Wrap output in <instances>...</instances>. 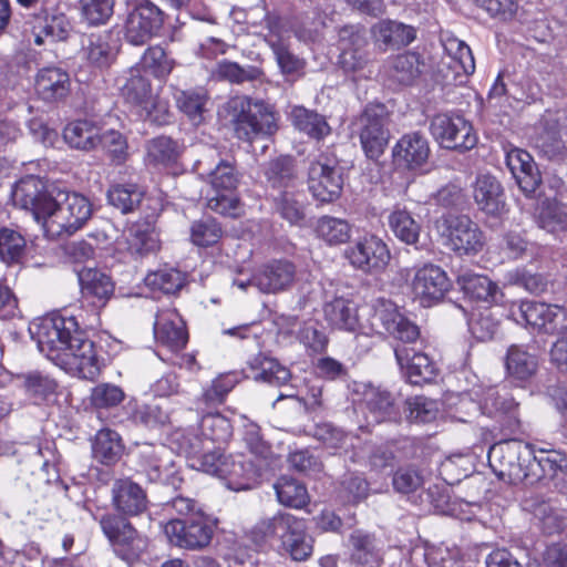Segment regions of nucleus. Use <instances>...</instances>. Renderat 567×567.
<instances>
[{
  "mask_svg": "<svg viewBox=\"0 0 567 567\" xmlns=\"http://www.w3.org/2000/svg\"><path fill=\"white\" fill-rule=\"evenodd\" d=\"M534 451L532 463V483L549 480L560 489L567 487V455L560 451L540 449Z\"/></svg>",
  "mask_w": 567,
  "mask_h": 567,
  "instance_id": "nucleus-18",
  "label": "nucleus"
},
{
  "mask_svg": "<svg viewBox=\"0 0 567 567\" xmlns=\"http://www.w3.org/2000/svg\"><path fill=\"white\" fill-rule=\"evenodd\" d=\"M266 42L271 48L276 61L284 73H293L302 68V61L292 54L287 42L277 34H269Z\"/></svg>",
  "mask_w": 567,
  "mask_h": 567,
  "instance_id": "nucleus-60",
  "label": "nucleus"
},
{
  "mask_svg": "<svg viewBox=\"0 0 567 567\" xmlns=\"http://www.w3.org/2000/svg\"><path fill=\"white\" fill-rule=\"evenodd\" d=\"M473 196L478 208L488 215L499 214L505 206L502 185L489 174L477 176L473 186Z\"/></svg>",
  "mask_w": 567,
  "mask_h": 567,
  "instance_id": "nucleus-30",
  "label": "nucleus"
},
{
  "mask_svg": "<svg viewBox=\"0 0 567 567\" xmlns=\"http://www.w3.org/2000/svg\"><path fill=\"white\" fill-rule=\"evenodd\" d=\"M199 431L206 446L208 443L225 444L233 436V425L226 416L219 413L204 415L200 420Z\"/></svg>",
  "mask_w": 567,
  "mask_h": 567,
  "instance_id": "nucleus-47",
  "label": "nucleus"
},
{
  "mask_svg": "<svg viewBox=\"0 0 567 567\" xmlns=\"http://www.w3.org/2000/svg\"><path fill=\"white\" fill-rule=\"evenodd\" d=\"M370 321L372 329L378 333H388L402 342L394 348V354L404 377L411 384L421 385L434 380L437 374L435 362L425 353L406 346L419 340V327L404 317L393 302L384 299L378 300Z\"/></svg>",
  "mask_w": 567,
  "mask_h": 567,
  "instance_id": "nucleus-3",
  "label": "nucleus"
},
{
  "mask_svg": "<svg viewBox=\"0 0 567 567\" xmlns=\"http://www.w3.org/2000/svg\"><path fill=\"white\" fill-rule=\"evenodd\" d=\"M323 313L332 328L352 332L359 326L357 306L349 299L334 298L324 305Z\"/></svg>",
  "mask_w": 567,
  "mask_h": 567,
  "instance_id": "nucleus-34",
  "label": "nucleus"
},
{
  "mask_svg": "<svg viewBox=\"0 0 567 567\" xmlns=\"http://www.w3.org/2000/svg\"><path fill=\"white\" fill-rule=\"evenodd\" d=\"M506 165L522 192L530 196L539 187L542 177L532 155L520 148L506 152Z\"/></svg>",
  "mask_w": 567,
  "mask_h": 567,
  "instance_id": "nucleus-24",
  "label": "nucleus"
},
{
  "mask_svg": "<svg viewBox=\"0 0 567 567\" xmlns=\"http://www.w3.org/2000/svg\"><path fill=\"white\" fill-rule=\"evenodd\" d=\"M351 561L359 567H380L383 554L380 542L374 535L363 530H354L349 538Z\"/></svg>",
  "mask_w": 567,
  "mask_h": 567,
  "instance_id": "nucleus-29",
  "label": "nucleus"
},
{
  "mask_svg": "<svg viewBox=\"0 0 567 567\" xmlns=\"http://www.w3.org/2000/svg\"><path fill=\"white\" fill-rule=\"evenodd\" d=\"M17 384L35 402L48 400L56 391L58 383L41 371H28L16 375Z\"/></svg>",
  "mask_w": 567,
  "mask_h": 567,
  "instance_id": "nucleus-37",
  "label": "nucleus"
},
{
  "mask_svg": "<svg viewBox=\"0 0 567 567\" xmlns=\"http://www.w3.org/2000/svg\"><path fill=\"white\" fill-rule=\"evenodd\" d=\"M24 238L12 229L0 230V258L7 264L17 262L23 255Z\"/></svg>",
  "mask_w": 567,
  "mask_h": 567,
  "instance_id": "nucleus-64",
  "label": "nucleus"
},
{
  "mask_svg": "<svg viewBox=\"0 0 567 567\" xmlns=\"http://www.w3.org/2000/svg\"><path fill=\"white\" fill-rule=\"evenodd\" d=\"M110 32L91 33L82 39L81 55L91 66L103 70L115 60L117 50Z\"/></svg>",
  "mask_w": 567,
  "mask_h": 567,
  "instance_id": "nucleus-27",
  "label": "nucleus"
},
{
  "mask_svg": "<svg viewBox=\"0 0 567 567\" xmlns=\"http://www.w3.org/2000/svg\"><path fill=\"white\" fill-rule=\"evenodd\" d=\"M344 257L354 268L374 274L386 267L391 254L381 238L375 235H365L344 250Z\"/></svg>",
  "mask_w": 567,
  "mask_h": 567,
  "instance_id": "nucleus-14",
  "label": "nucleus"
},
{
  "mask_svg": "<svg viewBox=\"0 0 567 567\" xmlns=\"http://www.w3.org/2000/svg\"><path fill=\"white\" fill-rule=\"evenodd\" d=\"M185 282L184 275L174 268H163L147 274L145 284L153 290L175 293Z\"/></svg>",
  "mask_w": 567,
  "mask_h": 567,
  "instance_id": "nucleus-56",
  "label": "nucleus"
},
{
  "mask_svg": "<svg viewBox=\"0 0 567 567\" xmlns=\"http://www.w3.org/2000/svg\"><path fill=\"white\" fill-rule=\"evenodd\" d=\"M430 153L427 138L417 132L403 135L392 150L394 164L405 169H415L425 165Z\"/></svg>",
  "mask_w": 567,
  "mask_h": 567,
  "instance_id": "nucleus-22",
  "label": "nucleus"
},
{
  "mask_svg": "<svg viewBox=\"0 0 567 567\" xmlns=\"http://www.w3.org/2000/svg\"><path fill=\"white\" fill-rule=\"evenodd\" d=\"M360 142L367 157L378 159L389 142V131L385 128L386 117L384 106L365 107L359 117Z\"/></svg>",
  "mask_w": 567,
  "mask_h": 567,
  "instance_id": "nucleus-16",
  "label": "nucleus"
},
{
  "mask_svg": "<svg viewBox=\"0 0 567 567\" xmlns=\"http://www.w3.org/2000/svg\"><path fill=\"white\" fill-rule=\"evenodd\" d=\"M247 537L258 548L277 540L293 560H306L312 553V539L306 534L305 522L289 513L279 512L272 517L258 520Z\"/></svg>",
  "mask_w": 567,
  "mask_h": 567,
  "instance_id": "nucleus-4",
  "label": "nucleus"
},
{
  "mask_svg": "<svg viewBox=\"0 0 567 567\" xmlns=\"http://www.w3.org/2000/svg\"><path fill=\"white\" fill-rule=\"evenodd\" d=\"M488 458L496 475L511 484H533L534 450L520 441L509 440L494 445Z\"/></svg>",
  "mask_w": 567,
  "mask_h": 567,
  "instance_id": "nucleus-6",
  "label": "nucleus"
},
{
  "mask_svg": "<svg viewBox=\"0 0 567 567\" xmlns=\"http://www.w3.org/2000/svg\"><path fill=\"white\" fill-rule=\"evenodd\" d=\"M171 443L176 445L178 453L186 456H198L208 447L202 434L198 435L195 429H177L171 434Z\"/></svg>",
  "mask_w": 567,
  "mask_h": 567,
  "instance_id": "nucleus-57",
  "label": "nucleus"
},
{
  "mask_svg": "<svg viewBox=\"0 0 567 567\" xmlns=\"http://www.w3.org/2000/svg\"><path fill=\"white\" fill-rule=\"evenodd\" d=\"M123 97L133 106L140 109L154 94L150 81L142 74L140 68L128 69L118 79Z\"/></svg>",
  "mask_w": 567,
  "mask_h": 567,
  "instance_id": "nucleus-33",
  "label": "nucleus"
},
{
  "mask_svg": "<svg viewBox=\"0 0 567 567\" xmlns=\"http://www.w3.org/2000/svg\"><path fill=\"white\" fill-rule=\"evenodd\" d=\"M444 244L458 255H476L485 245L480 226L466 215H446L439 221Z\"/></svg>",
  "mask_w": 567,
  "mask_h": 567,
  "instance_id": "nucleus-8",
  "label": "nucleus"
},
{
  "mask_svg": "<svg viewBox=\"0 0 567 567\" xmlns=\"http://www.w3.org/2000/svg\"><path fill=\"white\" fill-rule=\"evenodd\" d=\"M411 288L415 299L423 307H431L443 299L450 289L445 271L433 264H425L415 269Z\"/></svg>",
  "mask_w": 567,
  "mask_h": 567,
  "instance_id": "nucleus-17",
  "label": "nucleus"
},
{
  "mask_svg": "<svg viewBox=\"0 0 567 567\" xmlns=\"http://www.w3.org/2000/svg\"><path fill=\"white\" fill-rule=\"evenodd\" d=\"M179 156L178 144L168 136H157L146 144V161L153 165H168Z\"/></svg>",
  "mask_w": 567,
  "mask_h": 567,
  "instance_id": "nucleus-53",
  "label": "nucleus"
},
{
  "mask_svg": "<svg viewBox=\"0 0 567 567\" xmlns=\"http://www.w3.org/2000/svg\"><path fill=\"white\" fill-rule=\"evenodd\" d=\"M223 236L220 225L213 218L196 220L190 226V240L198 247L217 244Z\"/></svg>",
  "mask_w": 567,
  "mask_h": 567,
  "instance_id": "nucleus-58",
  "label": "nucleus"
},
{
  "mask_svg": "<svg viewBox=\"0 0 567 567\" xmlns=\"http://www.w3.org/2000/svg\"><path fill=\"white\" fill-rule=\"evenodd\" d=\"M264 175L274 194L293 189L298 183L296 164L290 156H279L269 161L264 168Z\"/></svg>",
  "mask_w": 567,
  "mask_h": 567,
  "instance_id": "nucleus-31",
  "label": "nucleus"
},
{
  "mask_svg": "<svg viewBox=\"0 0 567 567\" xmlns=\"http://www.w3.org/2000/svg\"><path fill=\"white\" fill-rule=\"evenodd\" d=\"M81 291L84 297L96 298L104 305L114 292V285L111 278L104 272L87 268L79 272Z\"/></svg>",
  "mask_w": 567,
  "mask_h": 567,
  "instance_id": "nucleus-40",
  "label": "nucleus"
},
{
  "mask_svg": "<svg viewBox=\"0 0 567 567\" xmlns=\"http://www.w3.org/2000/svg\"><path fill=\"white\" fill-rule=\"evenodd\" d=\"M207 182L214 192L207 199V207L220 215L237 216L239 199L236 188L239 179L234 166L229 162L220 161L207 173Z\"/></svg>",
  "mask_w": 567,
  "mask_h": 567,
  "instance_id": "nucleus-9",
  "label": "nucleus"
},
{
  "mask_svg": "<svg viewBox=\"0 0 567 567\" xmlns=\"http://www.w3.org/2000/svg\"><path fill=\"white\" fill-rule=\"evenodd\" d=\"M164 23L163 11L150 0H136L131 4L124 28L126 41L133 45L147 43Z\"/></svg>",
  "mask_w": 567,
  "mask_h": 567,
  "instance_id": "nucleus-11",
  "label": "nucleus"
},
{
  "mask_svg": "<svg viewBox=\"0 0 567 567\" xmlns=\"http://www.w3.org/2000/svg\"><path fill=\"white\" fill-rule=\"evenodd\" d=\"M280 504L292 508H302L309 503V495L303 484L289 476H281L275 484Z\"/></svg>",
  "mask_w": 567,
  "mask_h": 567,
  "instance_id": "nucleus-49",
  "label": "nucleus"
},
{
  "mask_svg": "<svg viewBox=\"0 0 567 567\" xmlns=\"http://www.w3.org/2000/svg\"><path fill=\"white\" fill-rule=\"evenodd\" d=\"M164 533L169 543L185 549H202L206 547L214 534V525L209 518L172 519L164 526Z\"/></svg>",
  "mask_w": 567,
  "mask_h": 567,
  "instance_id": "nucleus-13",
  "label": "nucleus"
},
{
  "mask_svg": "<svg viewBox=\"0 0 567 567\" xmlns=\"http://www.w3.org/2000/svg\"><path fill=\"white\" fill-rule=\"evenodd\" d=\"M308 186L312 196L321 203L339 198L343 179L340 168L324 156L311 162L308 171Z\"/></svg>",
  "mask_w": 567,
  "mask_h": 567,
  "instance_id": "nucleus-15",
  "label": "nucleus"
},
{
  "mask_svg": "<svg viewBox=\"0 0 567 567\" xmlns=\"http://www.w3.org/2000/svg\"><path fill=\"white\" fill-rule=\"evenodd\" d=\"M154 336L159 344L172 351L183 349L188 341L185 322L175 309H162L156 313Z\"/></svg>",
  "mask_w": 567,
  "mask_h": 567,
  "instance_id": "nucleus-21",
  "label": "nucleus"
},
{
  "mask_svg": "<svg viewBox=\"0 0 567 567\" xmlns=\"http://www.w3.org/2000/svg\"><path fill=\"white\" fill-rule=\"evenodd\" d=\"M235 134L243 141H252L259 136L271 135L277 130L272 110L262 101H252L247 96H234L225 104Z\"/></svg>",
  "mask_w": 567,
  "mask_h": 567,
  "instance_id": "nucleus-5",
  "label": "nucleus"
},
{
  "mask_svg": "<svg viewBox=\"0 0 567 567\" xmlns=\"http://www.w3.org/2000/svg\"><path fill=\"white\" fill-rule=\"evenodd\" d=\"M114 0H81V14L89 25L105 24L113 16Z\"/></svg>",
  "mask_w": 567,
  "mask_h": 567,
  "instance_id": "nucleus-59",
  "label": "nucleus"
},
{
  "mask_svg": "<svg viewBox=\"0 0 567 567\" xmlns=\"http://www.w3.org/2000/svg\"><path fill=\"white\" fill-rule=\"evenodd\" d=\"M457 285L471 300L486 303L496 301L498 287L487 276L464 271L458 275Z\"/></svg>",
  "mask_w": 567,
  "mask_h": 567,
  "instance_id": "nucleus-35",
  "label": "nucleus"
},
{
  "mask_svg": "<svg viewBox=\"0 0 567 567\" xmlns=\"http://www.w3.org/2000/svg\"><path fill=\"white\" fill-rule=\"evenodd\" d=\"M315 231L328 245L347 243L351 236L349 223L332 216L320 217L316 223Z\"/></svg>",
  "mask_w": 567,
  "mask_h": 567,
  "instance_id": "nucleus-50",
  "label": "nucleus"
},
{
  "mask_svg": "<svg viewBox=\"0 0 567 567\" xmlns=\"http://www.w3.org/2000/svg\"><path fill=\"white\" fill-rule=\"evenodd\" d=\"M290 116L296 128L313 138H322L330 132V127L322 115L303 106H295Z\"/></svg>",
  "mask_w": 567,
  "mask_h": 567,
  "instance_id": "nucleus-46",
  "label": "nucleus"
},
{
  "mask_svg": "<svg viewBox=\"0 0 567 567\" xmlns=\"http://www.w3.org/2000/svg\"><path fill=\"white\" fill-rule=\"evenodd\" d=\"M444 49L449 61L444 62L453 73V80L467 76L475 71V61L470 47L457 38H447Z\"/></svg>",
  "mask_w": 567,
  "mask_h": 567,
  "instance_id": "nucleus-32",
  "label": "nucleus"
},
{
  "mask_svg": "<svg viewBox=\"0 0 567 567\" xmlns=\"http://www.w3.org/2000/svg\"><path fill=\"white\" fill-rule=\"evenodd\" d=\"M12 198L17 206L31 212L50 238L73 235L92 216V204L85 196L56 188L49 190L34 177L21 181Z\"/></svg>",
  "mask_w": 567,
  "mask_h": 567,
  "instance_id": "nucleus-1",
  "label": "nucleus"
},
{
  "mask_svg": "<svg viewBox=\"0 0 567 567\" xmlns=\"http://www.w3.org/2000/svg\"><path fill=\"white\" fill-rule=\"evenodd\" d=\"M100 127L90 121H74L63 131L65 143L76 150L92 151L99 147Z\"/></svg>",
  "mask_w": 567,
  "mask_h": 567,
  "instance_id": "nucleus-38",
  "label": "nucleus"
},
{
  "mask_svg": "<svg viewBox=\"0 0 567 567\" xmlns=\"http://www.w3.org/2000/svg\"><path fill=\"white\" fill-rule=\"evenodd\" d=\"M430 128L444 148L465 152L477 143L472 124L460 115L437 114L432 118Z\"/></svg>",
  "mask_w": 567,
  "mask_h": 567,
  "instance_id": "nucleus-12",
  "label": "nucleus"
},
{
  "mask_svg": "<svg viewBox=\"0 0 567 567\" xmlns=\"http://www.w3.org/2000/svg\"><path fill=\"white\" fill-rule=\"evenodd\" d=\"M178 109L192 121L199 122L208 101L207 92L204 89L179 91L175 95Z\"/></svg>",
  "mask_w": 567,
  "mask_h": 567,
  "instance_id": "nucleus-55",
  "label": "nucleus"
},
{
  "mask_svg": "<svg viewBox=\"0 0 567 567\" xmlns=\"http://www.w3.org/2000/svg\"><path fill=\"white\" fill-rule=\"evenodd\" d=\"M388 224L394 236L406 245L419 241L421 225L405 208L395 206L388 216Z\"/></svg>",
  "mask_w": 567,
  "mask_h": 567,
  "instance_id": "nucleus-43",
  "label": "nucleus"
},
{
  "mask_svg": "<svg viewBox=\"0 0 567 567\" xmlns=\"http://www.w3.org/2000/svg\"><path fill=\"white\" fill-rule=\"evenodd\" d=\"M420 58L415 53L396 55L388 70L389 78L399 84L409 85L420 75Z\"/></svg>",
  "mask_w": 567,
  "mask_h": 567,
  "instance_id": "nucleus-51",
  "label": "nucleus"
},
{
  "mask_svg": "<svg viewBox=\"0 0 567 567\" xmlns=\"http://www.w3.org/2000/svg\"><path fill=\"white\" fill-rule=\"evenodd\" d=\"M406 413L410 421L427 423L436 419L439 403L433 399L416 395L406 400Z\"/></svg>",
  "mask_w": 567,
  "mask_h": 567,
  "instance_id": "nucleus-61",
  "label": "nucleus"
},
{
  "mask_svg": "<svg viewBox=\"0 0 567 567\" xmlns=\"http://www.w3.org/2000/svg\"><path fill=\"white\" fill-rule=\"evenodd\" d=\"M270 196L272 197L274 209L281 218L290 225H302L306 219V206L301 194L290 189L278 194L270 193Z\"/></svg>",
  "mask_w": 567,
  "mask_h": 567,
  "instance_id": "nucleus-39",
  "label": "nucleus"
},
{
  "mask_svg": "<svg viewBox=\"0 0 567 567\" xmlns=\"http://www.w3.org/2000/svg\"><path fill=\"white\" fill-rule=\"evenodd\" d=\"M141 65L156 78H166L173 70L174 63L161 47L148 48L142 56Z\"/></svg>",
  "mask_w": 567,
  "mask_h": 567,
  "instance_id": "nucleus-63",
  "label": "nucleus"
},
{
  "mask_svg": "<svg viewBox=\"0 0 567 567\" xmlns=\"http://www.w3.org/2000/svg\"><path fill=\"white\" fill-rule=\"evenodd\" d=\"M34 334L40 352L68 373L91 381L99 377L94 343L79 330L74 317L44 318Z\"/></svg>",
  "mask_w": 567,
  "mask_h": 567,
  "instance_id": "nucleus-2",
  "label": "nucleus"
},
{
  "mask_svg": "<svg viewBox=\"0 0 567 567\" xmlns=\"http://www.w3.org/2000/svg\"><path fill=\"white\" fill-rule=\"evenodd\" d=\"M506 371L516 380L526 381L533 378L538 369V359L519 346H512L506 354Z\"/></svg>",
  "mask_w": 567,
  "mask_h": 567,
  "instance_id": "nucleus-41",
  "label": "nucleus"
},
{
  "mask_svg": "<svg viewBox=\"0 0 567 567\" xmlns=\"http://www.w3.org/2000/svg\"><path fill=\"white\" fill-rule=\"evenodd\" d=\"M126 241L131 254L141 257L159 249L158 236L147 223L132 225L127 229Z\"/></svg>",
  "mask_w": 567,
  "mask_h": 567,
  "instance_id": "nucleus-44",
  "label": "nucleus"
},
{
  "mask_svg": "<svg viewBox=\"0 0 567 567\" xmlns=\"http://www.w3.org/2000/svg\"><path fill=\"white\" fill-rule=\"evenodd\" d=\"M70 86V75L61 68H43L37 74L35 91L47 102H54L66 97Z\"/></svg>",
  "mask_w": 567,
  "mask_h": 567,
  "instance_id": "nucleus-28",
  "label": "nucleus"
},
{
  "mask_svg": "<svg viewBox=\"0 0 567 567\" xmlns=\"http://www.w3.org/2000/svg\"><path fill=\"white\" fill-rule=\"evenodd\" d=\"M112 502L123 515L137 516L148 507L146 492L130 478L116 480L112 486Z\"/></svg>",
  "mask_w": 567,
  "mask_h": 567,
  "instance_id": "nucleus-26",
  "label": "nucleus"
},
{
  "mask_svg": "<svg viewBox=\"0 0 567 567\" xmlns=\"http://www.w3.org/2000/svg\"><path fill=\"white\" fill-rule=\"evenodd\" d=\"M131 420L145 427L154 429L168 423L169 415L158 404H128Z\"/></svg>",
  "mask_w": 567,
  "mask_h": 567,
  "instance_id": "nucleus-54",
  "label": "nucleus"
},
{
  "mask_svg": "<svg viewBox=\"0 0 567 567\" xmlns=\"http://www.w3.org/2000/svg\"><path fill=\"white\" fill-rule=\"evenodd\" d=\"M341 53L339 64L346 72H355L367 63L364 31L358 25H344L339 31Z\"/></svg>",
  "mask_w": 567,
  "mask_h": 567,
  "instance_id": "nucleus-19",
  "label": "nucleus"
},
{
  "mask_svg": "<svg viewBox=\"0 0 567 567\" xmlns=\"http://www.w3.org/2000/svg\"><path fill=\"white\" fill-rule=\"evenodd\" d=\"M361 405L368 412L372 422L381 423L398 421L400 410L392 393L381 386L363 385L361 391Z\"/></svg>",
  "mask_w": 567,
  "mask_h": 567,
  "instance_id": "nucleus-23",
  "label": "nucleus"
},
{
  "mask_svg": "<svg viewBox=\"0 0 567 567\" xmlns=\"http://www.w3.org/2000/svg\"><path fill=\"white\" fill-rule=\"evenodd\" d=\"M125 398L121 386L112 383H100L90 394V403L95 409H111L118 405Z\"/></svg>",
  "mask_w": 567,
  "mask_h": 567,
  "instance_id": "nucleus-62",
  "label": "nucleus"
},
{
  "mask_svg": "<svg viewBox=\"0 0 567 567\" xmlns=\"http://www.w3.org/2000/svg\"><path fill=\"white\" fill-rule=\"evenodd\" d=\"M123 450L121 436L110 429L99 431L92 444L94 458L105 465L116 463L121 458Z\"/></svg>",
  "mask_w": 567,
  "mask_h": 567,
  "instance_id": "nucleus-42",
  "label": "nucleus"
},
{
  "mask_svg": "<svg viewBox=\"0 0 567 567\" xmlns=\"http://www.w3.org/2000/svg\"><path fill=\"white\" fill-rule=\"evenodd\" d=\"M143 197L144 192L136 184H116L107 190L109 203L123 214L135 210Z\"/></svg>",
  "mask_w": 567,
  "mask_h": 567,
  "instance_id": "nucleus-48",
  "label": "nucleus"
},
{
  "mask_svg": "<svg viewBox=\"0 0 567 567\" xmlns=\"http://www.w3.org/2000/svg\"><path fill=\"white\" fill-rule=\"evenodd\" d=\"M535 147L549 161L561 162L567 157V147L556 127H544L535 138Z\"/></svg>",
  "mask_w": 567,
  "mask_h": 567,
  "instance_id": "nucleus-52",
  "label": "nucleus"
},
{
  "mask_svg": "<svg viewBox=\"0 0 567 567\" xmlns=\"http://www.w3.org/2000/svg\"><path fill=\"white\" fill-rule=\"evenodd\" d=\"M508 317L518 324L532 326L549 334L567 331V308L534 300L512 302Z\"/></svg>",
  "mask_w": 567,
  "mask_h": 567,
  "instance_id": "nucleus-7",
  "label": "nucleus"
},
{
  "mask_svg": "<svg viewBox=\"0 0 567 567\" xmlns=\"http://www.w3.org/2000/svg\"><path fill=\"white\" fill-rule=\"evenodd\" d=\"M415 37L413 27L395 20H380L371 28L372 41L383 52L409 45Z\"/></svg>",
  "mask_w": 567,
  "mask_h": 567,
  "instance_id": "nucleus-25",
  "label": "nucleus"
},
{
  "mask_svg": "<svg viewBox=\"0 0 567 567\" xmlns=\"http://www.w3.org/2000/svg\"><path fill=\"white\" fill-rule=\"evenodd\" d=\"M264 73L254 65L240 66L236 62L223 60L212 71V76L218 81H227L233 84L261 80Z\"/></svg>",
  "mask_w": 567,
  "mask_h": 567,
  "instance_id": "nucleus-45",
  "label": "nucleus"
},
{
  "mask_svg": "<svg viewBox=\"0 0 567 567\" xmlns=\"http://www.w3.org/2000/svg\"><path fill=\"white\" fill-rule=\"evenodd\" d=\"M461 405H471L473 411L482 410V413L497 417L505 414H513L516 410V402L508 394V392L501 391L495 388H489L485 391L483 399L477 405L475 402L466 400L465 398L461 400Z\"/></svg>",
  "mask_w": 567,
  "mask_h": 567,
  "instance_id": "nucleus-36",
  "label": "nucleus"
},
{
  "mask_svg": "<svg viewBox=\"0 0 567 567\" xmlns=\"http://www.w3.org/2000/svg\"><path fill=\"white\" fill-rule=\"evenodd\" d=\"M296 278V267L288 260H272L262 265L252 276L254 286L264 293L287 290Z\"/></svg>",
  "mask_w": 567,
  "mask_h": 567,
  "instance_id": "nucleus-20",
  "label": "nucleus"
},
{
  "mask_svg": "<svg viewBox=\"0 0 567 567\" xmlns=\"http://www.w3.org/2000/svg\"><path fill=\"white\" fill-rule=\"evenodd\" d=\"M100 526L112 544L115 554L127 563L136 560L147 547V539L125 518L104 514Z\"/></svg>",
  "mask_w": 567,
  "mask_h": 567,
  "instance_id": "nucleus-10",
  "label": "nucleus"
}]
</instances>
